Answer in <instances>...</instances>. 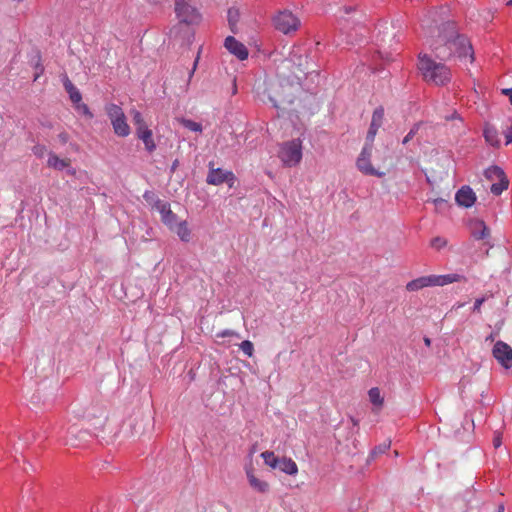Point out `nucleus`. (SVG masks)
I'll return each mask as SVG.
<instances>
[{
	"mask_svg": "<svg viewBox=\"0 0 512 512\" xmlns=\"http://www.w3.org/2000/svg\"><path fill=\"white\" fill-rule=\"evenodd\" d=\"M436 58L446 61L452 56L459 59L469 57L470 62L474 61V52L469 39L458 33L456 23L447 21L438 28L436 38L429 42Z\"/></svg>",
	"mask_w": 512,
	"mask_h": 512,
	"instance_id": "1",
	"label": "nucleus"
},
{
	"mask_svg": "<svg viewBox=\"0 0 512 512\" xmlns=\"http://www.w3.org/2000/svg\"><path fill=\"white\" fill-rule=\"evenodd\" d=\"M418 68L423 79L428 83L443 86L451 80L450 68L443 63L436 62L427 54L419 55Z\"/></svg>",
	"mask_w": 512,
	"mask_h": 512,
	"instance_id": "2",
	"label": "nucleus"
},
{
	"mask_svg": "<svg viewBox=\"0 0 512 512\" xmlns=\"http://www.w3.org/2000/svg\"><path fill=\"white\" fill-rule=\"evenodd\" d=\"M294 86L285 79H273L265 82V93L275 108L294 101Z\"/></svg>",
	"mask_w": 512,
	"mask_h": 512,
	"instance_id": "3",
	"label": "nucleus"
},
{
	"mask_svg": "<svg viewBox=\"0 0 512 512\" xmlns=\"http://www.w3.org/2000/svg\"><path fill=\"white\" fill-rule=\"evenodd\" d=\"M105 112L111 122L114 133L119 137H127L131 133L130 126L127 123V119L123 109L114 104L110 103L105 106Z\"/></svg>",
	"mask_w": 512,
	"mask_h": 512,
	"instance_id": "4",
	"label": "nucleus"
},
{
	"mask_svg": "<svg viewBox=\"0 0 512 512\" xmlns=\"http://www.w3.org/2000/svg\"><path fill=\"white\" fill-rule=\"evenodd\" d=\"M281 162L288 167L297 166L302 159V143L299 139L281 145L279 154Z\"/></svg>",
	"mask_w": 512,
	"mask_h": 512,
	"instance_id": "5",
	"label": "nucleus"
},
{
	"mask_svg": "<svg viewBox=\"0 0 512 512\" xmlns=\"http://www.w3.org/2000/svg\"><path fill=\"white\" fill-rule=\"evenodd\" d=\"M273 24L276 30L289 35L299 29L301 22L291 11L284 10L274 16Z\"/></svg>",
	"mask_w": 512,
	"mask_h": 512,
	"instance_id": "6",
	"label": "nucleus"
},
{
	"mask_svg": "<svg viewBox=\"0 0 512 512\" xmlns=\"http://www.w3.org/2000/svg\"><path fill=\"white\" fill-rule=\"evenodd\" d=\"M85 417L96 430H102L108 419L107 409L102 404H92L87 408Z\"/></svg>",
	"mask_w": 512,
	"mask_h": 512,
	"instance_id": "7",
	"label": "nucleus"
},
{
	"mask_svg": "<svg viewBox=\"0 0 512 512\" xmlns=\"http://www.w3.org/2000/svg\"><path fill=\"white\" fill-rule=\"evenodd\" d=\"M371 154H372V148L368 145H364V147L356 161L357 168L365 175L383 177L385 175V173L378 171L377 169H375L372 166L371 161H370Z\"/></svg>",
	"mask_w": 512,
	"mask_h": 512,
	"instance_id": "8",
	"label": "nucleus"
},
{
	"mask_svg": "<svg viewBox=\"0 0 512 512\" xmlns=\"http://www.w3.org/2000/svg\"><path fill=\"white\" fill-rule=\"evenodd\" d=\"M175 12L180 21L187 24L197 23L200 19L197 10L185 0H176Z\"/></svg>",
	"mask_w": 512,
	"mask_h": 512,
	"instance_id": "9",
	"label": "nucleus"
},
{
	"mask_svg": "<svg viewBox=\"0 0 512 512\" xmlns=\"http://www.w3.org/2000/svg\"><path fill=\"white\" fill-rule=\"evenodd\" d=\"M492 355L505 369L512 367V348L503 341H497L492 349Z\"/></svg>",
	"mask_w": 512,
	"mask_h": 512,
	"instance_id": "10",
	"label": "nucleus"
},
{
	"mask_svg": "<svg viewBox=\"0 0 512 512\" xmlns=\"http://www.w3.org/2000/svg\"><path fill=\"white\" fill-rule=\"evenodd\" d=\"M234 174L231 171H224L214 168L213 162L209 163V173L206 182L210 185H220L226 181L233 180Z\"/></svg>",
	"mask_w": 512,
	"mask_h": 512,
	"instance_id": "11",
	"label": "nucleus"
},
{
	"mask_svg": "<svg viewBox=\"0 0 512 512\" xmlns=\"http://www.w3.org/2000/svg\"><path fill=\"white\" fill-rule=\"evenodd\" d=\"M154 207L161 214L162 222L167 227H169V229H174V225L177 223V215L175 213H173L172 210L170 209V204L158 199L155 202Z\"/></svg>",
	"mask_w": 512,
	"mask_h": 512,
	"instance_id": "12",
	"label": "nucleus"
},
{
	"mask_svg": "<svg viewBox=\"0 0 512 512\" xmlns=\"http://www.w3.org/2000/svg\"><path fill=\"white\" fill-rule=\"evenodd\" d=\"M225 48L239 60H245L248 58L249 52L246 46L236 40L233 36H228L224 42Z\"/></svg>",
	"mask_w": 512,
	"mask_h": 512,
	"instance_id": "13",
	"label": "nucleus"
},
{
	"mask_svg": "<svg viewBox=\"0 0 512 512\" xmlns=\"http://www.w3.org/2000/svg\"><path fill=\"white\" fill-rule=\"evenodd\" d=\"M245 471H246L248 483L254 491H256L258 493H263V494L267 493L269 491V489H270L269 483L263 479L258 478L255 475V471H254V468L252 467V465L247 466L245 468Z\"/></svg>",
	"mask_w": 512,
	"mask_h": 512,
	"instance_id": "14",
	"label": "nucleus"
},
{
	"mask_svg": "<svg viewBox=\"0 0 512 512\" xmlns=\"http://www.w3.org/2000/svg\"><path fill=\"white\" fill-rule=\"evenodd\" d=\"M455 200L459 206L470 208L476 201V195L469 186H463L456 192Z\"/></svg>",
	"mask_w": 512,
	"mask_h": 512,
	"instance_id": "15",
	"label": "nucleus"
},
{
	"mask_svg": "<svg viewBox=\"0 0 512 512\" xmlns=\"http://www.w3.org/2000/svg\"><path fill=\"white\" fill-rule=\"evenodd\" d=\"M470 231L477 240H485L490 237V230L482 220L471 221Z\"/></svg>",
	"mask_w": 512,
	"mask_h": 512,
	"instance_id": "16",
	"label": "nucleus"
},
{
	"mask_svg": "<svg viewBox=\"0 0 512 512\" xmlns=\"http://www.w3.org/2000/svg\"><path fill=\"white\" fill-rule=\"evenodd\" d=\"M434 286L433 275L422 276L407 283L408 291H418L425 287Z\"/></svg>",
	"mask_w": 512,
	"mask_h": 512,
	"instance_id": "17",
	"label": "nucleus"
},
{
	"mask_svg": "<svg viewBox=\"0 0 512 512\" xmlns=\"http://www.w3.org/2000/svg\"><path fill=\"white\" fill-rule=\"evenodd\" d=\"M63 85L69 94L70 100L73 103H80L82 100V95L80 91L75 87V85L70 81L67 75H64L63 77Z\"/></svg>",
	"mask_w": 512,
	"mask_h": 512,
	"instance_id": "18",
	"label": "nucleus"
},
{
	"mask_svg": "<svg viewBox=\"0 0 512 512\" xmlns=\"http://www.w3.org/2000/svg\"><path fill=\"white\" fill-rule=\"evenodd\" d=\"M461 279L462 276L459 274L433 275L434 286H444L459 282Z\"/></svg>",
	"mask_w": 512,
	"mask_h": 512,
	"instance_id": "19",
	"label": "nucleus"
},
{
	"mask_svg": "<svg viewBox=\"0 0 512 512\" xmlns=\"http://www.w3.org/2000/svg\"><path fill=\"white\" fill-rule=\"evenodd\" d=\"M277 468L288 475H296L298 472V466L291 458L279 459Z\"/></svg>",
	"mask_w": 512,
	"mask_h": 512,
	"instance_id": "20",
	"label": "nucleus"
},
{
	"mask_svg": "<svg viewBox=\"0 0 512 512\" xmlns=\"http://www.w3.org/2000/svg\"><path fill=\"white\" fill-rule=\"evenodd\" d=\"M47 164L49 167L61 171V170L65 169L66 167L70 166V159H68V158L61 159L56 154L49 153V158H48Z\"/></svg>",
	"mask_w": 512,
	"mask_h": 512,
	"instance_id": "21",
	"label": "nucleus"
},
{
	"mask_svg": "<svg viewBox=\"0 0 512 512\" xmlns=\"http://www.w3.org/2000/svg\"><path fill=\"white\" fill-rule=\"evenodd\" d=\"M171 230L175 232L182 241L188 242L190 240L191 232L186 221L177 222L174 225V229Z\"/></svg>",
	"mask_w": 512,
	"mask_h": 512,
	"instance_id": "22",
	"label": "nucleus"
},
{
	"mask_svg": "<svg viewBox=\"0 0 512 512\" xmlns=\"http://www.w3.org/2000/svg\"><path fill=\"white\" fill-rule=\"evenodd\" d=\"M485 140L492 146H498L500 144L498 131L491 125H486L484 128Z\"/></svg>",
	"mask_w": 512,
	"mask_h": 512,
	"instance_id": "23",
	"label": "nucleus"
},
{
	"mask_svg": "<svg viewBox=\"0 0 512 512\" xmlns=\"http://www.w3.org/2000/svg\"><path fill=\"white\" fill-rule=\"evenodd\" d=\"M370 402L375 406V412H378L383 406L384 399L380 394V390L377 387H373L368 391Z\"/></svg>",
	"mask_w": 512,
	"mask_h": 512,
	"instance_id": "24",
	"label": "nucleus"
},
{
	"mask_svg": "<svg viewBox=\"0 0 512 512\" xmlns=\"http://www.w3.org/2000/svg\"><path fill=\"white\" fill-rule=\"evenodd\" d=\"M484 175H485L486 179L489 181H495V180L498 181V179L505 176L506 174L503 171V169H501L500 167L491 166L485 170Z\"/></svg>",
	"mask_w": 512,
	"mask_h": 512,
	"instance_id": "25",
	"label": "nucleus"
},
{
	"mask_svg": "<svg viewBox=\"0 0 512 512\" xmlns=\"http://www.w3.org/2000/svg\"><path fill=\"white\" fill-rule=\"evenodd\" d=\"M508 186H509V180H508L507 176L505 175V176L501 177L500 179H498V182L493 183L491 185L490 190L494 195H500V194H502V192L504 190H506L508 188Z\"/></svg>",
	"mask_w": 512,
	"mask_h": 512,
	"instance_id": "26",
	"label": "nucleus"
},
{
	"mask_svg": "<svg viewBox=\"0 0 512 512\" xmlns=\"http://www.w3.org/2000/svg\"><path fill=\"white\" fill-rule=\"evenodd\" d=\"M261 457L263 458L265 464L272 469H276L278 467L279 458L275 456L272 451H264L261 453Z\"/></svg>",
	"mask_w": 512,
	"mask_h": 512,
	"instance_id": "27",
	"label": "nucleus"
},
{
	"mask_svg": "<svg viewBox=\"0 0 512 512\" xmlns=\"http://www.w3.org/2000/svg\"><path fill=\"white\" fill-rule=\"evenodd\" d=\"M383 120H384V109L382 107H378L373 112L370 125L379 129L383 124Z\"/></svg>",
	"mask_w": 512,
	"mask_h": 512,
	"instance_id": "28",
	"label": "nucleus"
},
{
	"mask_svg": "<svg viewBox=\"0 0 512 512\" xmlns=\"http://www.w3.org/2000/svg\"><path fill=\"white\" fill-rule=\"evenodd\" d=\"M138 138L143 141L147 151L153 152L155 150L156 145L154 143L153 134L151 130L146 133H143V135H140Z\"/></svg>",
	"mask_w": 512,
	"mask_h": 512,
	"instance_id": "29",
	"label": "nucleus"
},
{
	"mask_svg": "<svg viewBox=\"0 0 512 512\" xmlns=\"http://www.w3.org/2000/svg\"><path fill=\"white\" fill-rule=\"evenodd\" d=\"M228 22H229V26H230V29L232 30V32H235V27L237 25V22L239 20V11L235 8H230L228 10Z\"/></svg>",
	"mask_w": 512,
	"mask_h": 512,
	"instance_id": "30",
	"label": "nucleus"
},
{
	"mask_svg": "<svg viewBox=\"0 0 512 512\" xmlns=\"http://www.w3.org/2000/svg\"><path fill=\"white\" fill-rule=\"evenodd\" d=\"M179 122L187 129L194 132H202V125L190 119L181 118Z\"/></svg>",
	"mask_w": 512,
	"mask_h": 512,
	"instance_id": "31",
	"label": "nucleus"
},
{
	"mask_svg": "<svg viewBox=\"0 0 512 512\" xmlns=\"http://www.w3.org/2000/svg\"><path fill=\"white\" fill-rule=\"evenodd\" d=\"M239 347L243 351V353L245 355H247L248 357H252L253 356V354H254V345H253V343L251 341L244 340V341L241 342Z\"/></svg>",
	"mask_w": 512,
	"mask_h": 512,
	"instance_id": "32",
	"label": "nucleus"
},
{
	"mask_svg": "<svg viewBox=\"0 0 512 512\" xmlns=\"http://www.w3.org/2000/svg\"><path fill=\"white\" fill-rule=\"evenodd\" d=\"M378 130H379L378 128L373 127V126L370 125L369 130L367 132V137H366L365 145H368L371 148L373 147V141L375 139V136H376Z\"/></svg>",
	"mask_w": 512,
	"mask_h": 512,
	"instance_id": "33",
	"label": "nucleus"
},
{
	"mask_svg": "<svg viewBox=\"0 0 512 512\" xmlns=\"http://www.w3.org/2000/svg\"><path fill=\"white\" fill-rule=\"evenodd\" d=\"M130 114L132 116V120H133V123L135 126L142 125V124L146 123L142 114L138 110L132 109L130 111Z\"/></svg>",
	"mask_w": 512,
	"mask_h": 512,
	"instance_id": "34",
	"label": "nucleus"
},
{
	"mask_svg": "<svg viewBox=\"0 0 512 512\" xmlns=\"http://www.w3.org/2000/svg\"><path fill=\"white\" fill-rule=\"evenodd\" d=\"M431 247L441 249L447 245L446 239L442 237H434L430 242Z\"/></svg>",
	"mask_w": 512,
	"mask_h": 512,
	"instance_id": "35",
	"label": "nucleus"
},
{
	"mask_svg": "<svg viewBox=\"0 0 512 512\" xmlns=\"http://www.w3.org/2000/svg\"><path fill=\"white\" fill-rule=\"evenodd\" d=\"M389 446H390V444H386V443H384V444H382V445H380V446L376 447V448L371 452L370 457H371V458H374L377 454H383V453H385V452L388 450Z\"/></svg>",
	"mask_w": 512,
	"mask_h": 512,
	"instance_id": "36",
	"label": "nucleus"
},
{
	"mask_svg": "<svg viewBox=\"0 0 512 512\" xmlns=\"http://www.w3.org/2000/svg\"><path fill=\"white\" fill-rule=\"evenodd\" d=\"M76 108L81 111L84 115L88 116L89 118L93 117V114L91 113L89 107L84 103H76Z\"/></svg>",
	"mask_w": 512,
	"mask_h": 512,
	"instance_id": "37",
	"label": "nucleus"
},
{
	"mask_svg": "<svg viewBox=\"0 0 512 512\" xmlns=\"http://www.w3.org/2000/svg\"><path fill=\"white\" fill-rule=\"evenodd\" d=\"M45 152L46 147L44 145H36L33 147V153L39 158L43 157Z\"/></svg>",
	"mask_w": 512,
	"mask_h": 512,
	"instance_id": "38",
	"label": "nucleus"
},
{
	"mask_svg": "<svg viewBox=\"0 0 512 512\" xmlns=\"http://www.w3.org/2000/svg\"><path fill=\"white\" fill-rule=\"evenodd\" d=\"M237 334L233 331V330H230V329H226V330H223L221 332H218L216 334V337L218 338H224V337H232V336H236Z\"/></svg>",
	"mask_w": 512,
	"mask_h": 512,
	"instance_id": "39",
	"label": "nucleus"
},
{
	"mask_svg": "<svg viewBox=\"0 0 512 512\" xmlns=\"http://www.w3.org/2000/svg\"><path fill=\"white\" fill-rule=\"evenodd\" d=\"M502 444V436L499 432H495L494 433V437H493V446L494 448H499Z\"/></svg>",
	"mask_w": 512,
	"mask_h": 512,
	"instance_id": "40",
	"label": "nucleus"
},
{
	"mask_svg": "<svg viewBox=\"0 0 512 512\" xmlns=\"http://www.w3.org/2000/svg\"><path fill=\"white\" fill-rule=\"evenodd\" d=\"M150 131V129L148 128V126L146 125V123L142 124V125H137L136 126V134H137V137H139L140 135H143V133H146Z\"/></svg>",
	"mask_w": 512,
	"mask_h": 512,
	"instance_id": "41",
	"label": "nucleus"
},
{
	"mask_svg": "<svg viewBox=\"0 0 512 512\" xmlns=\"http://www.w3.org/2000/svg\"><path fill=\"white\" fill-rule=\"evenodd\" d=\"M504 135L506 139V144L508 145L512 143V125L504 131Z\"/></svg>",
	"mask_w": 512,
	"mask_h": 512,
	"instance_id": "42",
	"label": "nucleus"
},
{
	"mask_svg": "<svg viewBox=\"0 0 512 512\" xmlns=\"http://www.w3.org/2000/svg\"><path fill=\"white\" fill-rule=\"evenodd\" d=\"M484 301H485V298L476 299L475 303H474V306H473V311L474 312H479L480 309H481L482 304L484 303Z\"/></svg>",
	"mask_w": 512,
	"mask_h": 512,
	"instance_id": "43",
	"label": "nucleus"
},
{
	"mask_svg": "<svg viewBox=\"0 0 512 512\" xmlns=\"http://www.w3.org/2000/svg\"><path fill=\"white\" fill-rule=\"evenodd\" d=\"M416 133V128H413L409 131V133L404 137L402 143L403 144H407L415 135Z\"/></svg>",
	"mask_w": 512,
	"mask_h": 512,
	"instance_id": "44",
	"label": "nucleus"
},
{
	"mask_svg": "<svg viewBox=\"0 0 512 512\" xmlns=\"http://www.w3.org/2000/svg\"><path fill=\"white\" fill-rule=\"evenodd\" d=\"M199 58H200V50L198 51V54H197V57L194 61V64H193V67L191 69V71L189 72V81L191 80L196 68H197V65H198V61H199Z\"/></svg>",
	"mask_w": 512,
	"mask_h": 512,
	"instance_id": "45",
	"label": "nucleus"
},
{
	"mask_svg": "<svg viewBox=\"0 0 512 512\" xmlns=\"http://www.w3.org/2000/svg\"><path fill=\"white\" fill-rule=\"evenodd\" d=\"M58 138H59V140H60L63 144H65V143H67V142H68V140H69V135H68V133H66V132H62V133H60V134L58 135Z\"/></svg>",
	"mask_w": 512,
	"mask_h": 512,
	"instance_id": "46",
	"label": "nucleus"
},
{
	"mask_svg": "<svg viewBox=\"0 0 512 512\" xmlns=\"http://www.w3.org/2000/svg\"><path fill=\"white\" fill-rule=\"evenodd\" d=\"M433 203H434V205L436 206V208L438 209V208H440L442 205H445V203H446V202H445V200H444V199H442V198H437V199H434V200H433Z\"/></svg>",
	"mask_w": 512,
	"mask_h": 512,
	"instance_id": "47",
	"label": "nucleus"
},
{
	"mask_svg": "<svg viewBox=\"0 0 512 512\" xmlns=\"http://www.w3.org/2000/svg\"><path fill=\"white\" fill-rule=\"evenodd\" d=\"M502 92L509 97V101L512 104V89H503Z\"/></svg>",
	"mask_w": 512,
	"mask_h": 512,
	"instance_id": "48",
	"label": "nucleus"
},
{
	"mask_svg": "<svg viewBox=\"0 0 512 512\" xmlns=\"http://www.w3.org/2000/svg\"><path fill=\"white\" fill-rule=\"evenodd\" d=\"M37 69L39 71L35 74L34 81H36L41 76V74L43 73V70H44L41 65H37Z\"/></svg>",
	"mask_w": 512,
	"mask_h": 512,
	"instance_id": "49",
	"label": "nucleus"
},
{
	"mask_svg": "<svg viewBox=\"0 0 512 512\" xmlns=\"http://www.w3.org/2000/svg\"><path fill=\"white\" fill-rule=\"evenodd\" d=\"M143 197L145 198V200L150 201V200L153 199L154 194L152 192H148L147 191V192L144 193Z\"/></svg>",
	"mask_w": 512,
	"mask_h": 512,
	"instance_id": "50",
	"label": "nucleus"
},
{
	"mask_svg": "<svg viewBox=\"0 0 512 512\" xmlns=\"http://www.w3.org/2000/svg\"><path fill=\"white\" fill-rule=\"evenodd\" d=\"M343 11H344L345 14H349L352 11H354V7H352V6H344L343 7Z\"/></svg>",
	"mask_w": 512,
	"mask_h": 512,
	"instance_id": "51",
	"label": "nucleus"
},
{
	"mask_svg": "<svg viewBox=\"0 0 512 512\" xmlns=\"http://www.w3.org/2000/svg\"><path fill=\"white\" fill-rule=\"evenodd\" d=\"M424 343H425V345H426V346H430V345H431V340H430V338L425 337V338H424Z\"/></svg>",
	"mask_w": 512,
	"mask_h": 512,
	"instance_id": "52",
	"label": "nucleus"
},
{
	"mask_svg": "<svg viewBox=\"0 0 512 512\" xmlns=\"http://www.w3.org/2000/svg\"><path fill=\"white\" fill-rule=\"evenodd\" d=\"M498 512H505V510H504V506H503V505H500V506L498 507Z\"/></svg>",
	"mask_w": 512,
	"mask_h": 512,
	"instance_id": "53",
	"label": "nucleus"
},
{
	"mask_svg": "<svg viewBox=\"0 0 512 512\" xmlns=\"http://www.w3.org/2000/svg\"><path fill=\"white\" fill-rule=\"evenodd\" d=\"M507 5H508V6H511V5H512V0H509V1L507 2Z\"/></svg>",
	"mask_w": 512,
	"mask_h": 512,
	"instance_id": "54",
	"label": "nucleus"
}]
</instances>
